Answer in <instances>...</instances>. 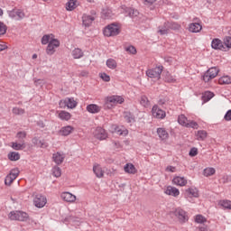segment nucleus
Instances as JSON below:
<instances>
[{
  "label": "nucleus",
  "instance_id": "f257e3e1",
  "mask_svg": "<svg viewBox=\"0 0 231 231\" xmlns=\"http://www.w3.org/2000/svg\"><path fill=\"white\" fill-rule=\"evenodd\" d=\"M125 99L121 96L107 97L105 100L104 109H113L118 104H124Z\"/></svg>",
  "mask_w": 231,
  "mask_h": 231
},
{
  "label": "nucleus",
  "instance_id": "f03ea898",
  "mask_svg": "<svg viewBox=\"0 0 231 231\" xmlns=\"http://www.w3.org/2000/svg\"><path fill=\"white\" fill-rule=\"evenodd\" d=\"M105 37H116L120 34V25L117 23H111L105 27L103 31Z\"/></svg>",
  "mask_w": 231,
  "mask_h": 231
},
{
  "label": "nucleus",
  "instance_id": "7ed1b4c3",
  "mask_svg": "<svg viewBox=\"0 0 231 231\" xmlns=\"http://www.w3.org/2000/svg\"><path fill=\"white\" fill-rule=\"evenodd\" d=\"M9 219L11 221H28V213L24 211H11Z\"/></svg>",
  "mask_w": 231,
  "mask_h": 231
},
{
  "label": "nucleus",
  "instance_id": "20e7f679",
  "mask_svg": "<svg viewBox=\"0 0 231 231\" xmlns=\"http://www.w3.org/2000/svg\"><path fill=\"white\" fill-rule=\"evenodd\" d=\"M180 24L172 22H166L162 27H159V33L161 35H167L170 30H179Z\"/></svg>",
  "mask_w": 231,
  "mask_h": 231
},
{
  "label": "nucleus",
  "instance_id": "39448f33",
  "mask_svg": "<svg viewBox=\"0 0 231 231\" xmlns=\"http://www.w3.org/2000/svg\"><path fill=\"white\" fill-rule=\"evenodd\" d=\"M219 73V69L217 67H212L208 69L202 76V80L204 82H210L213 79H216L217 75Z\"/></svg>",
  "mask_w": 231,
  "mask_h": 231
},
{
  "label": "nucleus",
  "instance_id": "423d86ee",
  "mask_svg": "<svg viewBox=\"0 0 231 231\" xmlns=\"http://www.w3.org/2000/svg\"><path fill=\"white\" fill-rule=\"evenodd\" d=\"M163 71V66L155 67L153 69H150L146 70V75L150 79H156L160 80L162 79V72Z\"/></svg>",
  "mask_w": 231,
  "mask_h": 231
},
{
  "label": "nucleus",
  "instance_id": "0eeeda50",
  "mask_svg": "<svg viewBox=\"0 0 231 231\" xmlns=\"http://www.w3.org/2000/svg\"><path fill=\"white\" fill-rule=\"evenodd\" d=\"M59 46H60V42L57 39H51L46 49L47 55H53L55 53V48H59Z\"/></svg>",
  "mask_w": 231,
  "mask_h": 231
},
{
  "label": "nucleus",
  "instance_id": "6e6552de",
  "mask_svg": "<svg viewBox=\"0 0 231 231\" xmlns=\"http://www.w3.org/2000/svg\"><path fill=\"white\" fill-rule=\"evenodd\" d=\"M17 176H19V170L18 169H13L10 173L5 177V184L10 187L12 183H14V180L17 179Z\"/></svg>",
  "mask_w": 231,
  "mask_h": 231
},
{
  "label": "nucleus",
  "instance_id": "1a4fd4ad",
  "mask_svg": "<svg viewBox=\"0 0 231 231\" xmlns=\"http://www.w3.org/2000/svg\"><path fill=\"white\" fill-rule=\"evenodd\" d=\"M8 14L11 19H14L15 21H22L25 17L24 12L21 9H13L8 12Z\"/></svg>",
  "mask_w": 231,
  "mask_h": 231
},
{
  "label": "nucleus",
  "instance_id": "9d476101",
  "mask_svg": "<svg viewBox=\"0 0 231 231\" xmlns=\"http://www.w3.org/2000/svg\"><path fill=\"white\" fill-rule=\"evenodd\" d=\"M152 115L154 116V118H159L162 120V118H165L167 116V114L165 111L160 108L157 105L153 106L152 108Z\"/></svg>",
  "mask_w": 231,
  "mask_h": 231
},
{
  "label": "nucleus",
  "instance_id": "9b49d317",
  "mask_svg": "<svg viewBox=\"0 0 231 231\" xmlns=\"http://www.w3.org/2000/svg\"><path fill=\"white\" fill-rule=\"evenodd\" d=\"M33 203L37 208H42L47 203L46 197L42 194H37L33 199Z\"/></svg>",
  "mask_w": 231,
  "mask_h": 231
},
{
  "label": "nucleus",
  "instance_id": "f8f14e48",
  "mask_svg": "<svg viewBox=\"0 0 231 231\" xmlns=\"http://www.w3.org/2000/svg\"><path fill=\"white\" fill-rule=\"evenodd\" d=\"M174 216L178 217L180 223H186V221H189V217L187 216V212H185V210L180 208L175 209Z\"/></svg>",
  "mask_w": 231,
  "mask_h": 231
},
{
  "label": "nucleus",
  "instance_id": "ddd939ff",
  "mask_svg": "<svg viewBox=\"0 0 231 231\" xmlns=\"http://www.w3.org/2000/svg\"><path fill=\"white\" fill-rule=\"evenodd\" d=\"M211 48H213V50H221V51H225L226 50L223 42L217 38L212 40Z\"/></svg>",
  "mask_w": 231,
  "mask_h": 231
},
{
  "label": "nucleus",
  "instance_id": "4468645a",
  "mask_svg": "<svg viewBox=\"0 0 231 231\" xmlns=\"http://www.w3.org/2000/svg\"><path fill=\"white\" fill-rule=\"evenodd\" d=\"M94 135L97 140H106L107 138V133L102 127H97L94 132Z\"/></svg>",
  "mask_w": 231,
  "mask_h": 231
},
{
  "label": "nucleus",
  "instance_id": "2eb2a0df",
  "mask_svg": "<svg viewBox=\"0 0 231 231\" xmlns=\"http://www.w3.org/2000/svg\"><path fill=\"white\" fill-rule=\"evenodd\" d=\"M60 198L63 201H67V203H73L77 200V197L68 191L61 193Z\"/></svg>",
  "mask_w": 231,
  "mask_h": 231
},
{
  "label": "nucleus",
  "instance_id": "dca6fc26",
  "mask_svg": "<svg viewBox=\"0 0 231 231\" xmlns=\"http://www.w3.org/2000/svg\"><path fill=\"white\" fill-rule=\"evenodd\" d=\"M32 143L33 145H36V147H41V149H46V147H48V143H46L45 140L39 139L38 137L32 138Z\"/></svg>",
  "mask_w": 231,
  "mask_h": 231
},
{
  "label": "nucleus",
  "instance_id": "f3484780",
  "mask_svg": "<svg viewBox=\"0 0 231 231\" xmlns=\"http://www.w3.org/2000/svg\"><path fill=\"white\" fill-rule=\"evenodd\" d=\"M174 185H178L179 187H185V185H187L188 181L187 179H185V177H174L172 180Z\"/></svg>",
  "mask_w": 231,
  "mask_h": 231
},
{
  "label": "nucleus",
  "instance_id": "a211bd4d",
  "mask_svg": "<svg viewBox=\"0 0 231 231\" xmlns=\"http://www.w3.org/2000/svg\"><path fill=\"white\" fill-rule=\"evenodd\" d=\"M93 21H95V16L83 14L82 23H83V25L86 26L87 28L91 26Z\"/></svg>",
  "mask_w": 231,
  "mask_h": 231
},
{
  "label": "nucleus",
  "instance_id": "6ab92c4d",
  "mask_svg": "<svg viewBox=\"0 0 231 231\" xmlns=\"http://www.w3.org/2000/svg\"><path fill=\"white\" fill-rule=\"evenodd\" d=\"M165 194H167L168 196H173L174 198H178V196H180V189L172 186H169L165 190Z\"/></svg>",
  "mask_w": 231,
  "mask_h": 231
},
{
  "label": "nucleus",
  "instance_id": "aec40b11",
  "mask_svg": "<svg viewBox=\"0 0 231 231\" xmlns=\"http://www.w3.org/2000/svg\"><path fill=\"white\" fill-rule=\"evenodd\" d=\"M201 24L199 23H192L189 26V31L191 32L192 33H199L202 30Z\"/></svg>",
  "mask_w": 231,
  "mask_h": 231
},
{
  "label": "nucleus",
  "instance_id": "412c9836",
  "mask_svg": "<svg viewBox=\"0 0 231 231\" xmlns=\"http://www.w3.org/2000/svg\"><path fill=\"white\" fill-rule=\"evenodd\" d=\"M102 107L98 106V105L90 104L87 106V111L91 113L92 115H96L97 113H100Z\"/></svg>",
  "mask_w": 231,
  "mask_h": 231
},
{
  "label": "nucleus",
  "instance_id": "4be33fe9",
  "mask_svg": "<svg viewBox=\"0 0 231 231\" xmlns=\"http://www.w3.org/2000/svg\"><path fill=\"white\" fill-rule=\"evenodd\" d=\"M64 154H61L59 152L52 155V160L57 165H60L64 162Z\"/></svg>",
  "mask_w": 231,
  "mask_h": 231
},
{
  "label": "nucleus",
  "instance_id": "5701e85b",
  "mask_svg": "<svg viewBox=\"0 0 231 231\" xmlns=\"http://www.w3.org/2000/svg\"><path fill=\"white\" fill-rule=\"evenodd\" d=\"M124 118L128 124H134L136 122L134 115L131 112H125Z\"/></svg>",
  "mask_w": 231,
  "mask_h": 231
},
{
  "label": "nucleus",
  "instance_id": "b1692460",
  "mask_svg": "<svg viewBox=\"0 0 231 231\" xmlns=\"http://www.w3.org/2000/svg\"><path fill=\"white\" fill-rule=\"evenodd\" d=\"M208 134L205 130H199L196 134V138L199 142H203L207 140Z\"/></svg>",
  "mask_w": 231,
  "mask_h": 231
},
{
  "label": "nucleus",
  "instance_id": "393cba45",
  "mask_svg": "<svg viewBox=\"0 0 231 231\" xmlns=\"http://www.w3.org/2000/svg\"><path fill=\"white\" fill-rule=\"evenodd\" d=\"M58 116L60 120H64L65 122H68V120H71V114L64 110L60 111Z\"/></svg>",
  "mask_w": 231,
  "mask_h": 231
},
{
  "label": "nucleus",
  "instance_id": "a878e982",
  "mask_svg": "<svg viewBox=\"0 0 231 231\" xmlns=\"http://www.w3.org/2000/svg\"><path fill=\"white\" fill-rule=\"evenodd\" d=\"M157 134L161 140H167L169 138V133L165 128H158Z\"/></svg>",
  "mask_w": 231,
  "mask_h": 231
},
{
  "label": "nucleus",
  "instance_id": "bb28decb",
  "mask_svg": "<svg viewBox=\"0 0 231 231\" xmlns=\"http://www.w3.org/2000/svg\"><path fill=\"white\" fill-rule=\"evenodd\" d=\"M7 158L10 160V162H17L21 160V154H19L17 152H10L7 155Z\"/></svg>",
  "mask_w": 231,
  "mask_h": 231
},
{
  "label": "nucleus",
  "instance_id": "cd10ccee",
  "mask_svg": "<svg viewBox=\"0 0 231 231\" xmlns=\"http://www.w3.org/2000/svg\"><path fill=\"white\" fill-rule=\"evenodd\" d=\"M61 136H69V134H71L73 133V127L71 125L64 126L60 131Z\"/></svg>",
  "mask_w": 231,
  "mask_h": 231
},
{
  "label": "nucleus",
  "instance_id": "c85d7f7f",
  "mask_svg": "<svg viewBox=\"0 0 231 231\" xmlns=\"http://www.w3.org/2000/svg\"><path fill=\"white\" fill-rule=\"evenodd\" d=\"M125 172H127V174H136L137 171L136 168L131 164V163H127L125 167Z\"/></svg>",
  "mask_w": 231,
  "mask_h": 231
},
{
  "label": "nucleus",
  "instance_id": "c756f323",
  "mask_svg": "<svg viewBox=\"0 0 231 231\" xmlns=\"http://www.w3.org/2000/svg\"><path fill=\"white\" fill-rule=\"evenodd\" d=\"M93 172L96 174L97 178H104V171L100 165H95L93 167Z\"/></svg>",
  "mask_w": 231,
  "mask_h": 231
},
{
  "label": "nucleus",
  "instance_id": "7c9ffc66",
  "mask_svg": "<svg viewBox=\"0 0 231 231\" xmlns=\"http://www.w3.org/2000/svg\"><path fill=\"white\" fill-rule=\"evenodd\" d=\"M73 59H82L84 57V51L82 50L76 48L72 51Z\"/></svg>",
  "mask_w": 231,
  "mask_h": 231
},
{
  "label": "nucleus",
  "instance_id": "2f4dec72",
  "mask_svg": "<svg viewBox=\"0 0 231 231\" xmlns=\"http://www.w3.org/2000/svg\"><path fill=\"white\" fill-rule=\"evenodd\" d=\"M67 107L69 109H75L77 107V101L73 97H67Z\"/></svg>",
  "mask_w": 231,
  "mask_h": 231
},
{
  "label": "nucleus",
  "instance_id": "473e14b6",
  "mask_svg": "<svg viewBox=\"0 0 231 231\" xmlns=\"http://www.w3.org/2000/svg\"><path fill=\"white\" fill-rule=\"evenodd\" d=\"M75 8H77V1L69 0L66 4V10H68L69 12H73V10H75Z\"/></svg>",
  "mask_w": 231,
  "mask_h": 231
},
{
  "label": "nucleus",
  "instance_id": "72a5a7b5",
  "mask_svg": "<svg viewBox=\"0 0 231 231\" xmlns=\"http://www.w3.org/2000/svg\"><path fill=\"white\" fill-rule=\"evenodd\" d=\"M102 15L105 19H111V17H113V11L106 7L102 10Z\"/></svg>",
  "mask_w": 231,
  "mask_h": 231
},
{
  "label": "nucleus",
  "instance_id": "f704fd0d",
  "mask_svg": "<svg viewBox=\"0 0 231 231\" xmlns=\"http://www.w3.org/2000/svg\"><path fill=\"white\" fill-rule=\"evenodd\" d=\"M187 194H189V196H192L193 198H199V193L198 191V189L196 188H189L188 189H186Z\"/></svg>",
  "mask_w": 231,
  "mask_h": 231
},
{
  "label": "nucleus",
  "instance_id": "c9c22d12",
  "mask_svg": "<svg viewBox=\"0 0 231 231\" xmlns=\"http://www.w3.org/2000/svg\"><path fill=\"white\" fill-rule=\"evenodd\" d=\"M178 122L180 125H183V127H187V124L189 123V120L187 119V116H185V115H180L178 117Z\"/></svg>",
  "mask_w": 231,
  "mask_h": 231
},
{
  "label": "nucleus",
  "instance_id": "e433bc0d",
  "mask_svg": "<svg viewBox=\"0 0 231 231\" xmlns=\"http://www.w3.org/2000/svg\"><path fill=\"white\" fill-rule=\"evenodd\" d=\"M203 174L207 178H208V176H214V174H216V169H214V168H206L203 171Z\"/></svg>",
  "mask_w": 231,
  "mask_h": 231
},
{
  "label": "nucleus",
  "instance_id": "4c0bfd02",
  "mask_svg": "<svg viewBox=\"0 0 231 231\" xmlns=\"http://www.w3.org/2000/svg\"><path fill=\"white\" fill-rule=\"evenodd\" d=\"M106 66L110 69H116V66H117L116 60H115L113 59H108L106 60Z\"/></svg>",
  "mask_w": 231,
  "mask_h": 231
},
{
  "label": "nucleus",
  "instance_id": "58836bf2",
  "mask_svg": "<svg viewBox=\"0 0 231 231\" xmlns=\"http://www.w3.org/2000/svg\"><path fill=\"white\" fill-rule=\"evenodd\" d=\"M218 84L220 85L231 84V78L229 76H223L218 79Z\"/></svg>",
  "mask_w": 231,
  "mask_h": 231
},
{
  "label": "nucleus",
  "instance_id": "ea45409f",
  "mask_svg": "<svg viewBox=\"0 0 231 231\" xmlns=\"http://www.w3.org/2000/svg\"><path fill=\"white\" fill-rule=\"evenodd\" d=\"M212 98H214V93H212V92H206L202 96L203 102H208L209 100H212Z\"/></svg>",
  "mask_w": 231,
  "mask_h": 231
},
{
  "label": "nucleus",
  "instance_id": "a19ab883",
  "mask_svg": "<svg viewBox=\"0 0 231 231\" xmlns=\"http://www.w3.org/2000/svg\"><path fill=\"white\" fill-rule=\"evenodd\" d=\"M24 147H26V145H24V143H12V148L14 151H23V149H24Z\"/></svg>",
  "mask_w": 231,
  "mask_h": 231
},
{
  "label": "nucleus",
  "instance_id": "79ce46f5",
  "mask_svg": "<svg viewBox=\"0 0 231 231\" xmlns=\"http://www.w3.org/2000/svg\"><path fill=\"white\" fill-rule=\"evenodd\" d=\"M61 174H62V171L60 168H59L58 166H55L52 169V175L55 176V178H60Z\"/></svg>",
  "mask_w": 231,
  "mask_h": 231
},
{
  "label": "nucleus",
  "instance_id": "37998d69",
  "mask_svg": "<svg viewBox=\"0 0 231 231\" xmlns=\"http://www.w3.org/2000/svg\"><path fill=\"white\" fill-rule=\"evenodd\" d=\"M16 138H18L21 143H24V138H26V132H18L16 134Z\"/></svg>",
  "mask_w": 231,
  "mask_h": 231
},
{
  "label": "nucleus",
  "instance_id": "c03bdc74",
  "mask_svg": "<svg viewBox=\"0 0 231 231\" xmlns=\"http://www.w3.org/2000/svg\"><path fill=\"white\" fill-rule=\"evenodd\" d=\"M195 222L199 224L207 223V218L203 217L202 215H197L195 217Z\"/></svg>",
  "mask_w": 231,
  "mask_h": 231
},
{
  "label": "nucleus",
  "instance_id": "a18cd8bd",
  "mask_svg": "<svg viewBox=\"0 0 231 231\" xmlns=\"http://www.w3.org/2000/svg\"><path fill=\"white\" fill-rule=\"evenodd\" d=\"M220 205L224 208H227L228 210H231V201L230 200H222V201H220Z\"/></svg>",
  "mask_w": 231,
  "mask_h": 231
},
{
  "label": "nucleus",
  "instance_id": "49530a36",
  "mask_svg": "<svg viewBox=\"0 0 231 231\" xmlns=\"http://www.w3.org/2000/svg\"><path fill=\"white\" fill-rule=\"evenodd\" d=\"M140 103L143 107H147V106H149V98H147L146 96H142Z\"/></svg>",
  "mask_w": 231,
  "mask_h": 231
},
{
  "label": "nucleus",
  "instance_id": "de8ad7c7",
  "mask_svg": "<svg viewBox=\"0 0 231 231\" xmlns=\"http://www.w3.org/2000/svg\"><path fill=\"white\" fill-rule=\"evenodd\" d=\"M50 41H51L50 34H45L42 38V44H50Z\"/></svg>",
  "mask_w": 231,
  "mask_h": 231
},
{
  "label": "nucleus",
  "instance_id": "09e8293b",
  "mask_svg": "<svg viewBox=\"0 0 231 231\" xmlns=\"http://www.w3.org/2000/svg\"><path fill=\"white\" fill-rule=\"evenodd\" d=\"M6 30H8L6 24H5L3 22H0V35H5V33H6Z\"/></svg>",
  "mask_w": 231,
  "mask_h": 231
},
{
  "label": "nucleus",
  "instance_id": "8fccbe9b",
  "mask_svg": "<svg viewBox=\"0 0 231 231\" xmlns=\"http://www.w3.org/2000/svg\"><path fill=\"white\" fill-rule=\"evenodd\" d=\"M186 127H191L192 129H198L199 125L196 123V121H189L186 125Z\"/></svg>",
  "mask_w": 231,
  "mask_h": 231
},
{
  "label": "nucleus",
  "instance_id": "3c124183",
  "mask_svg": "<svg viewBox=\"0 0 231 231\" xmlns=\"http://www.w3.org/2000/svg\"><path fill=\"white\" fill-rule=\"evenodd\" d=\"M14 115H24V109L19 107L13 108Z\"/></svg>",
  "mask_w": 231,
  "mask_h": 231
},
{
  "label": "nucleus",
  "instance_id": "603ef678",
  "mask_svg": "<svg viewBox=\"0 0 231 231\" xmlns=\"http://www.w3.org/2000/svg\"><path fill=\"white\" fill-rule=\"evenodd\" d=\"M224 44L226 47L228 48V50H230V48H231V37L230 36H227L224 39Z\"/></svg>",
  "mask_w": 231,
  "mask_h": 231
},
{
  "label": "nucleus",
  "instance_id": "864d4df0",
  "mask_svg": "<svg viewBox=\"0 0 231 231\" xmlns=\"http://www.w3.org/2000/svg\"><path fill=\"white\" fill-rule=\"evenodd\" d=\"M126 51L132 53V55H136V48L133 45H130L126 48Z\"/></svg>",
  "mask_w": 231,
  "mask_h": 231
},
{
  "label": "nucleus",
  "instance_id": "5fc2aeb1",
  "mask_svg": "<svg viewBox=\"0 0 231 231\" xmlns=\"http://www.w3.org/2000/svg\"><path fill=\"white\" fill-rule=\"evenodd\" d=\"M59 106L60 107V109H66V107H68V102L67 99H62L60 101Z\"/></svg>",
  "mask_w": 231,
  "mask_h": 231
},
{
  "label": "nucleus",
  "instance_id": "6e6d98bb",
  "mask_svg": "<svg viewBox=\"0 0 231 231\" xmlns=\"http://www.w3.org/2000/svg\"><path fill=\"white\" fill-rule=\"evenodd\" d=\"M189 154V156H191V158H194V156H198V148L196 147L191 148Z\"/></svg>",
  "mask_w": 231,
  "mask_h": 231
},
{
  "label": "nucleus",
  "instance_id": "4d7b16f0",
  "mask_svg": "<svg viewBox=\"0 0 231 231\" xmlns=\"http://www.w3.org/2000/svg\"><path fill=\"white\" fill-rule=\"evenodd\" d=\"M165 80L166 82H176V79H174V76L171 75V74H167L165 77Z\"/></svg>",
  "mask_w": 231,
  "mask_h": 231
},
{
  "label": "nucleus",
  "instance_id": "13d9d810",
  "mask_svg": "<svg viewBox=\"0 0 231 231\" xmlns=\"http://www.w3.org/2000/svg\"><path fill=\"white\" fill-rule=\"evenodd\" d=\"M100 77L105 82H109V80H111L109 75H106V73H101Z\"/></svg>",
  "mask_w": 231,
  "mask_h": 231
},
{
  "label": "nucleus",
  "instance_id": "bf43d9fd",
  "mask_svg": "<svg viewBox=\"0 0 231 231\" xmlns=\"http://www.w3.org/2000/svg\"><path fill=\"white\" fill-rule=\"evenodd\" d=\"M224 120H226V122H230V120H231V109L228 110V111L226 113V115H225V116H224Z\"/></svg>",
  "mask_w": 231,
  "mask_h": 231
},
{
  "label": "nucleus",
  "instance_id": "052dcab7",
  "mask_svg": "<svg viewBox=\"0 0 231 231\" xmlns=\"http://www.w3.org/2000/svg\"><path fill=\"white\" fill-rule=\"evenodd\" d=\"M128 14L129 17H136V15H138V11L134 9H130Z\"/></svg>",
  "mask_w": 231,
  "mask_h": 231
},
{
  "label": "nucleus",
  "instance_id": "680f3d73",
  "mask_svg": "<svg viewBox=\"0 0 231 231\" xmlns=\"http://www.w3.org/2000/svg\"><path fill=\"white\" fill-rule=\"evenodd\" d=\"M197 231H208V226L203 225L199 227H197Z\"/></svg>",
  "mask_w": 231,
  "mask_h": 231
},
{
  "label": "nucleus",
  "instance_id": "e2e57ef3",
  "mask_svg": "<svg viewBox=\"0 0 231 231\" xmlns=\"http://www.w3.org/2000/svg\"><path fill=\"white\" fill-rule=\"evenodd\" d=\"M166 171H168L169 172H174L176 171V168L174 166H168L166 168Z\"/></svg>",
  "mask_w": 231,
  "mask_h": 231
},
{
  "label": "nucleus",
  "instance_id": "0e129e2a",
  "mask_svg": "<svg viewBox=\"0 0 231 231\" xmlns=\"http://www.w3.org/2000/svg\"><path fill=\"white\" fill-rule=\"evenodd\" d=\"M144 3L146 5H153V3H156V0H144Z\"/></svg>",
  "mask_w": 231,
  "mask_h": 231
},
{
  "label": "nucleus",
  "instance_id": "69168bd1",
  "mask_svg": "<svg viewBox=\"0 0 231 231\" xmlns=\"http://www.w3.org/2000/svg\"><path fill=\"white\" fill-rule=\"evenodd\" d=\"M6 48H8L6 45H5L4 43H0V51L6 50Z\"/></svg>",
  "mask_w": 231,
  "mask_h": 231
},
{
  "label": "nucleus",
  "instance_id": "338daca9",
  "mask_svg": "<svg viewBox=\"0 0 231 231\" xmlns=\"http://www.w3.org/2000/svg\"><path fill=\"white\" fill-rule=\"evenodd\" d=\"M90 14H91V15H90V17H97V11H95V10H92V11H90Z\"/></svg>",
  "mask_w": 231,
  "mask_h": 231
},
{
  "label": "nucleus",
  "instance_id": "774afa93",
  "mask_svg": "<svg viewBox=\"0 0 231 231\" xmlns=\"http://www.w3.org/2000/svg\"><path fill=\"white\" fill-rule=\"evenodd\" d=\"M81 77H88V71H81Z\"/></svg>",
  "mask_w": 231,
  "mask_h": 231
}]
</instances>
